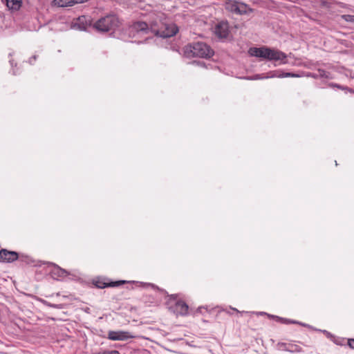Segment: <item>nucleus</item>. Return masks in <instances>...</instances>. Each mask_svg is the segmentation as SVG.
<instances>
[{"label": "nucleus", "mask_w": 354, "mask_h": 354, "mask_svg": "<svg viewBox=\"0 0 354 354\" xmlns=\"http://www.w3.org/2000/svg\"><path fill=\"white\" fill-rule=\"evenodd\" d=\"M132 29L137 32L148 33L149 31L160 37L166 38L175 35L178 32L177 26L174 24H163L162 27L158 28L157 23L151 24L150 28L144 21H137L132 26Z\"/></svg>", "instance_id": "1"}, {"label": "nucleus", "mask_w": 354, "mask_h": 354, "mask_svg": "<svg viewBox=\"0 0 354 354\" xmlns=\"http://www.w3.org/2000/svg\"><path fill=\"white\" fill-rule=\"evenodd\" d=\"M250 56L260 57L270 61H281L285 64L287 55L277 49L263 46L261 48H250L248 50Z\"/></svg>", "instance_id": "2"}, {"label": "nucleus", "mask_w": 354, "mask_h": 354, "mask_svg": "<svg viewBox=\"0 0 354 354\" xmlns=\"http://www.w3.org/2000/svg\"><path fill=\"white\" fill-rule=\"evenodd\" d=\"M184 52L188 57L209 58L214 55V50L203 42H196L188 45L185 47Z\"/></svg>", "instance_id": "3"}, {"label": "nucleus", "mask_w": 354, "mask_h": 354, "mask_svg": "<svg viewBox=\"0 0 354 354\" xmlns=\"http://www.w3.org/2000/svg\"><path fill=\"white\" fill-rule=\"evenodd\" d=\"M119 25L120 20L116 15H108L98 19L93 26L99 32H106L114 30Z\"/></svg>", "instance_id": "4"}, {"label": "nucleus", "mask_w": 354, "mask_h": 354, "mask_svg": "<svg viewBox=\"0 0 354 354\" xmlns=\"http://www.w3.org/2000/svg\"><path fill=\"white\" fill-rule=\"evenodd\" d=\"M225 8L228 11L238 14L244 15L251 12L252 10L244 3L238 2L235 1H229L225 3Z\"/></svg>", "instance_id": "5"}, {"label": "nucleus", "mask_w": 354, "mask_h": 354, "mask_svg": "<svg viewBox=\"0 0 354 354\" xmlns=\"http://www.w3.org/2000/svg\"><path fill=\"white\" fill-rule=\"evenodd\" d=\"M135 336L131 334V333L128 331H114L111 330L108 333V338L111 340L114 341H124L128 339L134 338Z\"/></svg>", "instance_id": "6"}, {"label": "nucleus", "mask_w": 354, "mask_h": 354, "mask_svg": "<svg viewBox=\"0 0 354 354\" xmlns=\"http://www.w3.org/2000/svg\"><path fill=\"white\" fill-rule=\"evenodd\" d=\"M19 254L14 251H10L6 249L0 250V262L12 263L17 260Z\"/></svg>", "instance_id": "7"}, {"label": "nucleus", "mask_w": 354, "mask_h": 354, "mask_svg": "<svg viewBox=\"0 0 354 354\" xmlns=\"http://www.w3.org/2000/svg\"><path fill=\"white\" fill-rule=\"evenodd\" d=\"M214 32L220 38L227 37L229 33L228 24L224 21L218 23L214 28Z\"/></svg>", "instance_id": "8"}, {"label": "nucleus", "mask_w": 354, "mask_h": 354, "mask_svg": "<svg viewBox=\"0 0 354 354\" xmlns=\"http://www.w3.org/2000/svg\"><path fill=\"white\" fill-rule=\"evenodd\" d=\"M279 350L288 351L290 353L294 352H301L302 348L301 346L293 344L292 342L286 343V342H279L277 345Z\"/></svg>", "instance_id": "9"}, {"label": "nucleus", "mask_w": 354, "mask_h": 354, "mask_svg": "<svg viewBox=\"0 0 354 354\" xmlns=\"http://www.w3.org/2000/svg\"><path fill=\"white\" fill-rule=\"evenodd\" d=\"M91 26V21L85 16H81L73 24V28L80 30H86Z\"/></svg>", "instance_id": "10"}, {"label": "nucleus", "mask_w": 354, "mask_h": 354, "mask_svg": "<svg viewBox=\"0 0 354 354\" xmlns=\"http://www.w3.org/2000/svg\"><path fill=\"white\" fill-rule=\"evenodd\" d=\"M68 273L66 270L56 266H55L51 270L52 277L57 280L63 279L68 276Z\"/></svg>", "instance_id": "11"}, {"label": "nucleus", "mask_w": 354, "mask_h": 354, "mask_svg": "<svg viewBox=\"0 0 354 354\" xmlns=\"http://www.w3.org/2000/svg\"><path fill=\"white\" fill-rule=\"evenodd\" d=\"M174 308L175 313L178 315H185L187 314L188 306L183 301H176Z\"/></svg>", "instance_id": "12"}, {"label": "nucleus", "mask_w": 354, "mask_h": 354, "mask_svg": "<svg viewBox=\"0 0 354 354\" xmlns=\"http://www.w3.org/2000/svg\"><path fill=\"white\" fill-rule=\"evenodd\" d=\"M10 10H18L21 6V0H6Z\"/></svg>", "instance_id": "13"}, {"label": "nucleus", "mask_w": 354, "mask_h": 354, "mask_svg": "<svg viewBox=\"0 0 354 354\" xmlns=\"http://www.w3.org/2000/svg\"><path fill=\"white\" fill-rule=\"evenodd\" d=\"M125 283L124 281H115V282H111V283H102V282H97L95 283V286L97 288H104L106 287H115V286H118L120 284H122V283Z\"/></svg>", "instance_id": "14"}, {"label": "nucleus", "mask_w": 354, "mask_h": 354, "mask_svg": "<svg viewBox=\"0 0 354 354\" xmlns=\"http://www.w3.org/2000/svg\"><path fill=\"white\" fill-rule=\"evenodd\" d=\"M53 3L58 7L72 6L71 0H53Z\"/></svg>", "instance_id": "15"}, {"label": "nucleus", "mask_w": 354, "mask_h": 354, "mask_svg": "<svg viewBox=\"0 0 354 354\" xmlns=\"http://www.w3.org/2000/svg\"><path fill=\"white\" fill-rule=\"evenodd\" d=\"M299 77L298 75L292 73H284L280 71L278 78H283V77Z\"/></svg>", "instance_id": "16"}, {"label": "nucleus", "mask_w": 354, "mask_h": 354, "mask_svg": "<svg viewBox=\"0 0 354 354\" xmlns=\"http://www.w3.org/2000/svg\"><path fill=\"white\" fill-rule=\"evenodd\" d=\"M94 354H120L118 351L113 350V351H102Z\"/></svg>", "instance_id": "17"}, {"label": "nucleus", "mask_w": 354, "mask_h": 354, "mask_svg": "<svg viewBox=\"0 0 354 354\" xmlns=\"http://www.w3.org/2000/svg\"><path fill=\"white\" fill-rule=\"evenodd\" d=\"M279 73H280V71H271L269 73L268 75L266 76V78L268 79V78L278 77Z\"/></svg>", "instance_id": "18"}, {"label": "nucleus", "mask_w": 354, "mask_h": 354, "mask_svg": "<svg viewBox=\"0 0 354 354\" xmlns=\"http://www.w3.org/2000/svg\"><path fill=\"white\" fill-rule=\"evenodd\" d=\"M246 79L250 80H257L266 79V76L263 77L261 75H255L252 77H246Z\"/></svg>", "instance_id": "19"}, {"label": "nucleus", "mask_w": 354, "mask_h": 354, "mask_svg": "<svg viewBox=\"0 0 354 354\" xmlns=\"http://www.w3.org/2000/svg\"><path fill=\"white\" fill-rule=\"evenodd\" d=\"M89 0H71L72 6L77 3H83L88 1Z\"/></svg>", "instance_id": "20"}, {"label": "nucleus", "mask_w": 354, "mask_h": 354, "mask_svg": "<svg viewBox=\"0 0 354 354\" xmlns=\"http://www.w3.org/2000/svg\"><path fill=\"white\" fill-rule=\"evenodd\" d=\"M232 308V310L236 312L238 314H239L241 315H243L244 314H250V312H248V311H239V310H237L235 308Z\"/></svg>", "instance_id": "21"}, {"label": "nucleus", "mask_w": 354, "mask_h": 354, "mask_svg": "<svg viewBox=\"0 0 354 354\" xmlns=\"http://www.w3.org/2000/svg\"><path fill=\"white\" fill-rule=\"evenodd\" d=\"M344 18L346 21H354V16L352 15H345Z\"/></svg>", "instance_id": "22"}, {"label": "nucleus", "mask_w": 354, "mask_h": 354, "mask_svg": "<svg viewBox=\"0 0 354 354\" xmlns=\"http://www.w3.org/2000/svg\"><path fill=\"white\" fill-rule=\"evenodd\" d=\"M348 344L351 348H354V339H348Z\"/></svg>", "instance_id": "23"}, {"label": "nucleus", "mask_w": 354, "mask_h": 354, "mask_svg": "<svg viewBox=\"0 0 354 354\" xmlns=\"http://www.w3.org/2000/svg\"><path fill=\"white\" fill-rule=\"evenodd\" d=\"M36 59V55H34L30 59V63L32 64L33 61Z\"/></svg>", "instance_id": "24"}, {"label": "nucleus", "mask_w": 354, "mask_h": 354, "mask_svg": "<svg viewBox=\"0 0 354 354\" xmlns=\"http://www.w3.org/2000/svg\"><path fill=\"white\" fill-rule=\"evenodd\" d=\"M283 322L284 323H296V322H291V321H287V320L284 321Z\"/></svg>", "instance_id": "25"}, {"label": "nucleus", "mask_w": 354, "mask_h": 354, "mask_svg": "<svg viewBox=\"0 0 354 354\" xmlns=\"http://www.w3.org/2000/svg\"><path fill=\"white\" fill-rule=\"evenodd\" d=\"M46 304H47V303H46ZM49 306H50V304H49ZM50 306L56 307L57 306H56V305H50Z\"/></svg>", "instance_id": "26"}, {"label": "nucleus", "mask_w": 354, "mask_h": 354, "mask_svg": "<svg viewBox=\"0 0 354 354\" xmlns=\"http://www.w3.org/2000/svg\"><path fill=\"white\" fill-rule=\"evenodd\" d=\"M225 312H226L227 314L230 315V312L227 311V310H224Z\"/></svg>", "instance_id": "27"}]
</instances>
